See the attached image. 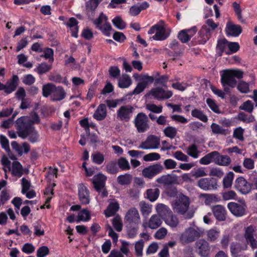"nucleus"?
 <instances>
[{"label":"nucleus","mask_w":257,"mask_h":257,"mask_svg":"<svg viewBox=\"0 0 257 257\" xmlns=\"http://www.w3.org/2000/svg\"><path fill=\"white\" fill-rule=\"evenodd\" d=\"M112 224L117 231L120 232L122 230V222L119 215H117L112 219Z\"/></svg>","instance_id":"47"},{"label":"nucleus","mask_w":257,"mask_h":257,"mask_svg":"<svg viewBox=\"0 0 257 257\" xmlns=\"http://www.w3.org/2000/svg\"><path fill=\"white\" fill-rule=\"evenodd\" d=\"M149 118L144 112L139 113L134 119V124L139 133H143L150 128Z\"/></svg>","instance_id":"5"},{"label":"nucleus","mask_w":257,"mask_h":257,"mask_svg":"<svg viewBox=\"0 0 257 257\" xmlns=\"http://www.w3.org/2000/svg\"><path fill=\"white\" fill-rule=\"evenodd\" d=\"M254 228L252 226H249L246 228L244 234L246 242L253 249L257 248V242L254 238Z\"/></svg>","instance_id":"18"},{"label":"nucleus","mask_w":257,"mask_h":257,"mask_svg":"<svg viewBox=\"0 0 257 257\" xmlns=\"http://www.w3.org/2000/svg\"><path fill=\"white\" fill-rule=\"evenodd\" d=\"M186 152L188 155L194 158H197L198 157L199 151L195 144L189 146Z\"/></svg>","instance_id":"56"},{"label":"nucleus","mask_w":257,"mask_h":257,"mask_svg":"<svg viewBox=\"0 0 257 257\" xmlns=\"http://www.w3.org/2000/svg\"><path fill=\"white\" fill-rule=\"evenodd\" d=\"M163 220L166 224L172 228L177 227L179 222L177 216L173 212L164 218Z\"/></svg>","instance_id":"29"},{"label":"nucleus","mask_w":257,"mask_h":257,"mask_svg":"<svg viewBox=\"0 0 257 257\" xmlns=\"http://www.w3.org/2000/svg\"><path fill=\"white\" fill-rule=\"evenodd\" d=\"M235 187L237 190L243 194L249 193L251 189L250 184L242 177L238 178L235 182Z\"/></svg>","instance_id":"13"},{"label":"nucleus","mask_w":257,"mask_h":257,"mask_svg":"<svg viewBox=\"0 0 257 257\" xmlns=\"http://www.w3.org/2000/svg\"><path fill=\"white\" fill-rule=\"evenodd\" d=\"M190 204V198L182 193L179 194L171 203L174 212L183 216L186 219L192 218L195 213L193 209H189Z\"/></svg>","instance_id":"1"},{"label":"nucleus","mask_w":257,"mask_h":257,"mask_svg":"<svg viewBox=\"0 0 257 257\" xmlns=\"http://www.w3.org/2000/svg\"><path fill=\"white\" fill-rule=\"evenodd\" d=\"M207 26H202L200 36L202 39L198 40L199 44H204L211 37V32L214 31L218 26V24L215 23L212 19H208L206 21Z\"/></svg>","instance_id":"4"},{"label":"nucleus","mask_w":257,"mask_h":257,"mask_svg":"<svg viewBox=\"0 0 257 257\" xmlns=\"http://www.w3.org/2000/svg\"><path fill=\"white\" fill-rule=\"evenodd\" d=\"M19 83V77L17 75H14L12 78L7 82L6 85L4 84V88L5 92L7 94H10L14 91L17 87Z\"/></svg>","instance_id":"22"},{"label":"nucleus","mask_w":257,"mask_h":257,"mask_svg":"<svg viewBox=\"0 0 257 257\" xmlns=\"http://www.w3.org/2000/svg\"><path fill=\"white\" fill-rule=\"evenodd\" d=\"M49 253V249L46 246H42L38 248L37 252V257H45Z\"/></svg>","instance_id":"64"},{"label":"nucleus","mask_w":257,"mask_h":257,"mask_svg":"<svg viewBox=\"0 0 257 257\" xmlns=\"http://www.w3.org/2000/svg\"><path fill=\"white\" fill-rule=\"evenodd\" d=\"M139 205L143 216H148L152 212V205L147 203L145 201L140 202Z\"/></svg>","instance_id":"46"},{"label":"nucleus","mask_w":257,"mask_h":257,"mask_svg":"<svg viewBox=\"0 0 257 257\" xmlns=\"http://www.w3.org/2000/svg\"><path fill=\"white\" fill-rule=\"evenodd\" d=\"M164 135L171 139H174L177 134V129L172 126H168L163 131Z\"/></svg>","instance_id":"41"},{"label":"nucleus","mask_w":257,"mask_h":257,"mask_svg":"<svg viewBox=\"0 0 257 257\" xmlns=\"http://www.w3.org/2000/svg\"><path fill=\"white\" fill-rule=\"evenodd\" d=\"M147 197L151 202L157 199L160 195V190L158 188L149 189L146 191Z\"/></svg>","instance_id":"38"},{"label":"nucleus","mask_w":257,"mask_h":257,"mask_svg":"<svg viewBox=\"0 0 257 257\" xmlns=\"http://www.w3.org/2000/svg\"><path fill=\"white\" fill-rule=\"evenodd\" d=\"M192 30H183L181 31L178 36V39L182 42V43H187L191 39V38L195 34V30L194 29L193 30V34H188V32H191Z\"/></svg>","instance_id":"30"},{"label":"nucleus","mask_w":257,"mask_h":257,"mask_svg":"<svg viewBox=\"0 0 257 257\" xmlns=\"http://www.w3.org/2000/svg\"><path fill=\"white\" fill-rule=\"evenodd\" d=\"M246 206L244 201L238 202H231L227 204V208L231 213L236 217H240L245 214Z\"/></svg>","instance_id":"6"},{"label":"nucleus","mask_w":257,"mask_h":257,"mask_svg":"<svg viewBox=\"0 0 257 257\" xmlns=\"http://www.w3.org/2000/svg\"><path fill=\"white\" fill-rule=\"evenodd\" d=\"M78 22L77 20L75 18L72 17L70 18L69 21L66 24V25L70 28H73L75 27L74 30H72V36L75 38H77L78 37Z\"/></svg>","instance_id":"40"},{"label":"nucleus","mask_w":257,"mask_h":257,"mask_svg":"<svg viewBox=\"0 0 257 257\" xmlns=\"http://www.w3.org/2000/svg\"><path fill=\"white\" fill-rule=\"evenodd\" d=\"M160 217H161L157 214L152 215L149 220L148 223V227L151 229H154L160 226L162 223Z\"/></svg>","instance_id":"28"},{"label":"nucleus","mask_w":257,"mask_h":257,"mask_svg":"<svg viewBox=\"0 0 257 257\" xmlns=\"http://www.w3.org/2000/svg\"><path fill=\"white\" fill-rule=\"evenodd\" d=\"M232 7L233 8L235 14L237 15L238 19L241 23H244V20L243 19L241 14L242 10L241 9L239 4L234 2L232 3Z\"/></svg>","instance_id":"53"},{"label":"nucleus","mask_w":257,"mask_h":257,"mask_svg":"<svg viewBox=\"0 0 257 257\" xmlns=\"http://www.w3.org/2000/svg\"><path fill=\"white\" fill-rule=\"evenodd\" d=\"M233 177L234 173L232 172H229L226 174L223 180V184L224 188H228L231 186Z\"/></svg>","instance_id":"49"},{"label":"nucleus","mask_w":257,"mask_h":257,"mask_svg":"<svg viewBox=\"0 0 257 257\" xmlns=\"http://www.w3.org/2000/svg\"><path fill=\"white\" fill-rule=\"evenodd\" d=\"M106 115V105L105 104L101 103L97 107L93 114V117L97 120H102L105 118Z\"/></svg>","instance_id":"24"},{"label":"nucleus","mask_w":257,"mask_h":257,"mask_svg":"<svg viewBox=\"0 0 257 257\" xmlns=\"http://www.w3.org/2000/svg\"><path fill=\"white\" fill-rule=\"evenodd\" d=\"M131 84L132 80L128 75L123 74L121 77L119 76L118 85L120 88H127L129 87Z\"/></svg>","instance_id":"34"},{"label":"nucleus","mask_w":257,"mask_h":257,"mask_svg":"<svg viewBox=\"0 0 257 257\" xmlns=\"http://www.w3.org/2000/svg\"><path fill=\"white\" fill-rule=\"evenodd\" d=\"M156 182L165 186L179 184L177 177L176 176H172L170 174L162 175L156 180Z\"/></svg>","instance_id":"20"},{"label":"nucleus","mask_w":257,"mask_h":257,"mask_svg":"<svg viewBox=\"0 0 257 257\" xmlns=\"http://www.w3.org/2000/svg\"><path fill=\"white\" fill-rule=\"evenodd\" d=\"M216 164L220 166H227L231 163V159L227 155H220L218 154Z\"/></svg>","instance_id":"45"},{"label":"nucleus","mask_w":257,"mask_h":257,"mask_svg":"<svg viewBox=\"0 0 257 257\" xmlns=\"http://www.w3.org/2000/svg\"><path fill=\"white\" fill-rule=\"evenodd\" d=\"M112 22L114 26L119 30H123L126 27V23L124 22L120 16L115 17Z\"/></svg>","instance_id":"52"},{"label":"nucleus","mask_w":257,"mask_h":257,"mask_svg":"<svg viewBox=\"0 0 257 257\" xmlns=\"http://www.w3.org/2000/svg\"><path fill=\"white\" fill-rule=\"evenodd\" d=\"M237 89L241 93H246L249 91L248 83L243 81H240L237 85Z\"/></svg>","instance_id":"62"},{"label":"nucleus","mask_w":257,"mask_h":257,"mask_svg":"<svg viewBox=\"0 0 257 257\" xmlns=\"http://www.w3.org/2000/svg\"><path fill=\"white\" fill-rule=\"evenodd\" d=\"M138 224H139L127 223V235L129 238H134L136 236L139 229Z\"/></svg>","instance_id":"37"},{"label":"nucleus","mask_w":257,"mask_h":257,"mask_svg":"<svg viewBox=\"0 0 257 257\" xmlns=\"http://www.w3.org/2000/svg\"><path fill=\"white\" fill-rule=\"evenodd\" d=\"M154 80V78L153 76H144L141 79L142 81L138 84L132 93L133 94H140L144 91L149 83H152Z\"/></svg>","instance_id":"17"},{"label":"nucleus","mask_w":257,"mask_h":257,"mask_svg":"<svg viewBox=\"0 0 257 257\" xmlns=\"http://www.w3.org/2000/svg\"><path fill=\"white\" fill-rule=\"evenodd\" d=\"M106 177L102 174H98L95 175L92 179V183L95 189L100 193L101 189H103L105 185Z\"/></svg>","instance_id":"19"},{"label":"nucleus","mask_w":257,"mask_h":257,"mask_svg":"<svg viewBox=\"0 0 257 257\" xmlns=\"http://www.w3.org/2000/svg\"><path fill=\"white\" fill-rule=\"evenodd\" d=\"M221 82L223 86L228 85L232 88L234 87L237 83L230 69L223 71L221 75Z\"/></svg>","instance_id":"14"},{"label":"nucleus","mask_w":257,"mask_h":257,"mask_svg":"<svg viewBox=\"0 0 257 257\" xmlns=\"http://www.w3.org/2000/svg\"><path fill=\"white\" fill-rule=\"evenodd\" d=\"M100 1V0H89L86 3V8L87 15L90 19H93L94 17V12Z\"/></svg>","instance_id":"23"},{"label":"nucleus","mask_w":257,"mask_h":257,"mask_svg":"<svg viewBox=\"0 0 257 257\" xmlns=\"http://www.w3.org/2000/svg\"><path fill=\"white\" fill-rule=\"evenodd\" d=\"M160 154L157 153H151L144 156L143 159L145 161H152L158 160L160 159Z\"/></svg>","instance_id":"63"},{"label":"nucleus","mask_w":257,"mask_h":257,"mask_svg":"<svg viewBox=\"0 0 257 257\" xmlns=\"http://www.w3.org/2000/svg\"><path fill=\"white\" fill-rule=\"evenodd\" d=\"M119 208V205L118 202H111L109 204L107 209L104 210V214L107 217L113 216Z\"/></svg>","instance_id":"31"},{"label":"nucleus","mask_w":257,"mask_h":257,"mask_svg":"<svg viewBox=\"0 0 257 257\" xmlns=\"http://www.w3.org/2000/svg\"><path fill=\"white\" fill-rule=\"evenodd\" d=\"M124 220L126 223L139 224L140 217L138 210L134 207L130 209L126 213Z\"/></svg>","instance_id":"15"},{"label":"nucleus","mask_w":257,"mask_h":257,"mask_svg":"<svg viewBox=\"0 0 257 257\" xmlns=\"http://www.w3.org/2000/svg\"><path fill=\"white\" fill-rule=\"evenodd\" d=\"M27 137H29L28 140L32 143H35L38 141L39 135L38 132L35 130V127L28 133V135H27Z\"/></svg>","instance_id":"50"},{"label":"nucleus","mask_w":257,"mask_h":257,"mask_svg":"<svg viewBox=\"0 0 257 257\" xmlns=\"http://www.w3.org/2000/svg\"><path fill=\"white\" fill-rule=\"evenodd\" d=\"M151 94L155 98L158 100H163L170 98L173 93L170 90H165L161 87H156L151 89L147 95Z\"/></svg>","instance_id":"11"},{"label":"nucleus","mask_w":257,"mask_h":257,"mask_svg":"<svg viewBox=\"0 0 257 257\" xmlns=\"http://www.w3.org/2000/svg\"><path fill=\"white\" fill-rule=\"evenodd\" d=\"M55 87V85L51 83L44 85L42 87L43 96L45 97H48L51 94V95H53Z\"/></svg>","instance_id":"36"},{"label":"nucleus","mask_w":257,"mask_h":257,"mask_svg":"<svg viewBox=\"0 0 257 257\" xmlns=\"http://www.w3.org/2000/svg\"><path fill=\"white\" fill-rule=\"evenodd\" d=\"M227 34L233 37L238 36L242 32V28L240 26L234 25L229 22L227 24Z\"/></svg>","instance_id":"26"},{"label":"nucleus","mask_w":257,"mask_h":257,"mask_svg":"<svg viewBox=\"0 0 257 257\" xmlns=\"http://www.w3.org/2000/svg\"><path fill=\"white\" fill-rule=\"evenodd\" d=\"M211 128L213 134H220L226 135L227 131L224 129L222 127L220 126L219 124L215 123H212L211 125Z\"/></svg>","instance_id":"51"},{"label":"nucleus","mask_w":257,"mask_h":257,"mask_svg":"<svg viewBox=\"0 0 257 257\" xmlns=\"http://www.w3.org/2000/svg\"><path fill=\"white\" fill-rule=\"evenodd\" d=\"M237 118L238 120L245 123H250L255 120L254 117L252 114L248 115L243 112H240Z\"/></svg>","instance_id":"48"},{"label":"nucleus","mask_w":257,"mask_h":257,"mask_svg":"<svg viewBox=\"0 0 257 257\" xmlns=\"http://www.w3.org/2000/svg\"><path fill=\"white\" fill-rule=\"evenodd\" d=\"M90 219L89 212L87 209H83L78 214L77 221L81 220L88 221Z\"/></svg>","instance_id":"61"},{"label":"nucleus","mask_w":257,"mask_h":257,"mask_svg":"<svg viewBox=\"0 0 257 257\" xmlns=\"http://www.w3.org/2000/svg\"><path fill=\"white\" fill-rule=\"evenodd\" d=\"M17 133L19 137L23 139L27 138V135L35 127L30 117L21 116L16 121Z\"/></svg>","instance_id":"2"},{"label":"nucleus","mask_w":257,"mask_h":257,"mask_svg":"<svg viewBox=\"0 0 257 257\" xmlns=\"http://www.w3.org/2000/svg\"><path fill=\"white\" fill-rule=\"evenodd\" d=\"M78 195L79 200L82 204L86 205L89 203V192L87 188L82 184L79 185Z\"/></svg>","instance_id":"21"},{"label":"nucleus","mask_w":257,"mask_h":257,"mask_svg":"<svg viewBox=\"0 0 257 257\" xmlns=\"http://www.w3.org/2000/svg\"><path fill=\"white\" fill-rule=\"evenodd\" d=\"M191 115L196 118L200 119V120L206 122L208 120L207 115L204 114L203 112L198 109L195 108L191 111Z\"/></svg>","instance_id":"43"},{"label":"nucleus","mask_w":257,"mask_h":257,"mask_svg":"<svg viewBox=\"0 0 257 257\" xmlns=\"http://www.w3.org/2000/svg\"><path fill=\"white\" fill-rule=\"evenodd\" d=\"M132 180V176L128 174L119 175L117 178L118 183L121 185H128Z\"/></svg>","instance_id":"42"},{"label":"nucleus","mask_w":257,"mask_h":257,"mask_svg":"<svg viewBox=\"0 0 257 257\" xmlns=\"http://www.w3.org/2000/svg\"><path fill=\"white\" fill-rule=\"evenodd\" d=\"M211 210L216 219L219 221H224L226 219L227 211L225 207L221 205L213 206Z\"/></svg>","instance_id":"16"},{"label":"nucleus","mask_w":257,"mask_h":257,"mask_svg":"<svg viewBox=\"0 0 257 257\" xmlns=\"http://www.w3.org/2000/svg\"><path fill=\"white\" fill-rule=\"evenodd\" d=\"M66 93L62 87H55L53 95L51 96L52 101H60L65 97Z\"/></svg>","instance_id":"27"},{"label":"nucleus","mask_w":257,"mask_h":257,"mask_svg":"<svg viewBox=\"0 0 257 257\" xmlns=\"http://www.w3.org/2000/svg\"><path fill=\"white\" fill-rule=\"evenodd\" d=\"M144 246V241L143 239H140L136 242L135 245V252L138 256H142Z\"/></svg>","instance_id":"55"},{"label":"nucleus","mask_w":257,"mask_h":257,"mask_svg":"<svg viewBox=\"0 0 257 257\" xmlns=\"http://www.w3.org/2000/svg\"><path fill=\"white\" fill-rule=\"evenodd\" d=\"M91 157L93 162L98 165L101 164L104 160V155L100 152L92 154Z\"/></svg>","instance_id":"58"},{"label":"nucleus","mask_w":257,"mask_h":257,"mask_svg":"<svg viewBox=\"0 0 257 257\" xmlns=\"http://www.w3.org/2000/svg\"><path fill=\"white\" fill-rule=\"evenodd\" d=\"M160 144V138L155 135L149 136L144 142H142L139 149L150 150L158 149Z\"/></svg>","instance_id":"7"},{"label":"nucleus","mask_w":257,"mask_h":257,"mask_svg":"<svg viewBox=\"0 0 257 257\" xmlns=\"http://www.w3.org/2000/svg\"><path fill=\"white\" fill-rule=\"evenodd\" d=\"M118 165L122 170H128L130 169V165L127 160L123 157H121L118 160Z\"/></svg>","instance_id":"60"},{"label":"nucleus","mask_w":257,"mask_h":257,"mask_svg":"<svg viewBox=\"0 0 257 257\" xmlns=\"http://www.w3.org/2000/svg\"><path fill=\"white\" fill-rule=\"evenodd\" d=\"M163 167L160 164H156L145 168L142 170L143 176L148 179H152L163 170Z\"/></svg>","instance_id":"10"},{"label":"nucleus","mask_w":257,"mask_h":257,"mask_svg":"<svg viewBox=\"0 0 257 257\" xmlns=\"http://www.w3.org/2000/svg\"><path fill=\"white\" fill-rule=\"evenodd\" d=\"M156 209L158 215L162 217V219H164V218L172 212V211L168 206L162 203L158 204Z\"/></svg>","instance_id":"25"},{"label":"nucleus","mask_w":257,"mask_h":257,"mask_svg":"<svg viewBox=\"0 0 257 257\" xmlns=\"http://www.w3.org/2000/svg\"><path fill=\"white\" fill-rule=\"evenodd\" d=\"M196 252L201 257H208L210 246L208 241L204 239H200L195 243Z\"/></svg>","instance_id":"9"},{"label":"nucleus","mask_w":257,"mask_h":257,"mask_svg":"<svg viewBox=\"0 0 257 257\" xmlns=\"http://www.w3.org/2000/svg\"><path fill=\"white\" fill-rule=\"evenodd\" d=\"M202 233L200 228L190 227L186 228L180 235L179 241L182 244L185 245L194 241L197 238L201 236Z\"/></svg>","instance_id":"3"},{"label":"nucleus","mask_w":257,"mask_h":257,"mask_svg":"<svg viewBox=\"0 0 257 257\" xmlns=\"http://www.w3.org/2000/svg\"><path fill=\"white\" fill-rule=\"evenodd\" d=\"M246 248V245L243 247L238 242H233L230 244V251L233 257H238L241 250L245 249Z\"/></svg>","instance_id":"32"},{"label":"nucleus","mask_w":257,"mask_h":257,"mask_svg":"<svg viewBox=\"0 0 257 257\" xmlns=\"http://www.w3.org/2000/svg\"><path fill=\"white\" fill-rule=\"evenodd\" d=\"M134 110L131 105H122L117 111V118L120 121L128 122L131 119Z\"/></svg>","instance_id":"8"},{"label":"nucleus","mask_w":257,"mask_h":257,"mask_svg":"<svg viewBox=\"0 0 257 257\" xmlns=\"http://www.w3.org/2000/svg\"><path fill=\"white\" fill-rule=\"evenodd\" d=\"M12 172L13 175L21 177L23 174V167L20 162L14 161L12 164Z\"/></svg>","instance_id":"39"},{"label":"nucleus","mask_w":257,"mask_h":257,"mask_svg":"<svg viewBox=\"0 0 257 257\" xmlns=\"http://www.w3.org/2000/svg\"><path fill=\"white\" fill-rule=\"evenodd\" d=\"M51 65H47L46 63H42L39 64L34 70L39 75H42L49 72L51 69Z\"/></svg>","instance_id":"44"},{"label":"nucleus","mask_w":257,"mask_h":257,"mask_svg":"<svg viewBox=\"0 0 257 257\" xmlns=\"http://www.w3.org/2000/svg\"><path fill=\"white\" fill-rule=\"evenodd\" d=\"M106 170L111 174H116L118 171L116 163L115 162H110L106 166Z\"/></svg>","instance_id":"57"},{"label":"nucleus","mask_w":257,"mask_h":257,"mask_svg":"<svg viewBox=\"0 0 257 257\" xmlns=\"http://www.w3.org/2000/svg\"><path fill=\"white\" fill-rule=\"evenodd\" d=\"M254 107L252 102L250 100H247L244 102L239 107V109L243 110L247 112L251 113Z\"/></svg>","instance_id":"54"},{"label":"nucleus","mask_w":257,"mask_h":257,"mask_svg":"<svg viewBox=\"0 0 257 257\" xmlns=\"http://www.w3.org/2000/svg\"><path fill=\"white\" fill-rule=\"evenodd\" d=\"M165 28L163 26L158 25L156 33L153 36L152 38L158 41L165 40L167 38V36L165 35Z\"/></svg>","instance_id":"35"},{"label":"nucleus","mask_w":257,"mask_h":257,"mask_svg":"<svg viewBox=\"0 0 257 257\" xmlns=\"http://www.w3.org/2000/svg\"><path fill=\"white\" fill-rule=\"evenodd\" d=\"M220 230L216 228H211L207 231V240L210 242L216 241L219 237Z\"/></svg>","instance_id":"33"},{"label":"nucleus","mask_w":257,"mask_h":257,"mask_svg":"<svg viewBox=\"0 0 257 257\" xmlns=\"http://www.w3.org/2000/svg\"><path fill=\"white\" fill-rule=\"evenodd\" d=\"M110 77L113 78H118L120 75V71L117 66H110L108 70Z\"/></svg>","instance_id":"59"},{"label":"nucleus","mask_w":257,"mask_h":257,"mask_svg":"<svg viewBox=\"0 0 257 257\" xmlns=\"http://www.w3.org/2000/svg\"><path fill=\"white\" fill-rule=\"evenodd\" d=\"M198 186L202 189L207 191L217 188V182L213 178H203L198 181Z\"/></svg>","instance_id":"12"}]
</instances>
